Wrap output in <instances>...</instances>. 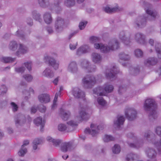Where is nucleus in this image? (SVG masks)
Instances as JSON below:
<instances>
[{
    "label": "nucleus",
    "mask_w": 161,
    "mask_h": 161,
    "mask_svg": "<svg viewBox=\"0 0 161 161\" xmlns=\"http://www.w3.org/2000/svg\"><path fill=\"white\" fill-rule=\"evenodd\" d=\"M77 122H75L72 120H71L67 122V124L70 126H74L77 125Z\"/></svg>",
    "instance_id": "48"
},
{
    "label": "nucleus",
    "mask_w": 161,
    "mask_h": 161,
    "mask_svg": "<svg viewBox=\"0 0 161 161\" xmlns=\"http://www.w3.org/2000/svg\"><path fill=\"white\" fill-rule=\"evenodd\" d=\"M87 116V114L85 112L82 110L80 111L78 114H77L76 119L78 122L85 119Z\"/></svg>",
    "instance_id": "16"
},
{
    "label": "nucleus",
    "mask_w": 161,
    "mask_h": 161,
    "mask_svg": "<svg viewBox=\"0 0 161 161\" xmlns=\"http://www.w3.org/2000/svg\"><path fill=\"white\" fill-rule=\"evenodd\" d=\"M72 93L75 97H83L85 96L84 93L82 92H81L78 88H73L72 91Z\"/></svg>",
    "instance_id": "11"
},
{
    "label": "nucleus",
    "mask_w": 161,
    "mask_h": 161,
    "mask_svg": "<svg viewBox=\"0 0 161 161\" xmlns=\"http://www.w3.org/2000/svg\"><path fill=\"white\" fill-rule=\"evenodd\" d=\"M40 101L42 103H46L49 102L50 98L48 95L47 94H42L38 97Z\"/></svg>",
    "instance_id": "15"
},
{
    "label": "nucleus",
    "mask_w": 161,
    "mask_h": 161,
    "mask_svg": "<svg viewBox=\"0 0 161 161\" xmlns=\"http://www.w3.org/2000/svg\"><path fill=\"white\" fill-rule=\"evenodd\" d=\"M44 60L46 62H48L55 69L58 68L59 64L54 59L50 57L46 56L44 57Z\"/></svg>",
    "instance_id": "8"
},
{
    "label": "nucleus",
    "mask_w": 161,
    "mask_h": 161,
    "mask_svg": "<svg viewBox=\"0 0 161 161\" xmlns=\"http://www.w3.org/2000/svg\"><path fill=\"white\" fill-rule=\"evenodd\" d=\"M87 23L86 21H84L80 22L79 25V27L80 30H82L84 29Z\"/></svg>",
    "instance_id": "36"
},
{
    "label": "nucleus",
    "mask_w": 161,
    "mask_h": 161,
    "mask_svg": "<svg viewBox=\"0 0 161 161\" xmlns=\"http://www.w3.org/2000/svg\"><path fill=\"white\" fill-rule=\"evenodd\" d=\"M23 122L22 117H20L19 118H17L15 119V123L16 124H21Z\"/></svg>",
    "instance_id": "50"
},
{
    "label": "nucleus",
    "mask_w": 161,
    "mask_h": 161,
    "mask_svg": "<svg viewBox=\"0 0 161 161\" xmlns=\"http://www.w3.org/2000/svg\"><path fill=\"white\" fill-rule=\"evenodd\" d=\"M38 1L40 5L42 7L48 2V0H38Z\"/></svg>",
    "instance_id": "47"
},
{
    "label": "nucleus",
    "mask_w": 161,
    "mask_h": 161,
    "mask_svg": "<svg viewBox=\"0 0 161 161\" xmlns=\"http://www.w3.org/2000/svg\"><path fill=\"white\" fill-rule=\"evenodd\" d=\"M135 38L141 43H143L145 39V36L144 35L140 33H138L136 35Z\"/></svg>",
    "instance_id": "25"
},
{
    "label": "nucleus",
    "mask_w": 161,
    "mask_h": 161,
    "mask_svg": "<svg viewBox=\"0 0 161 161\" xmlns=\"http://www.w3.org/2000/svg\"><path fill=\"white\" fill-rule=\"evenodd\" d=\"M135 53L136 56L138 57H141L142 55V52L139 49L136 50L135 52Z\"/></svg>",
    "instance_id": "43"
},
{
    "label": "nucleus",
    "mask_w": 161,
    "mask_h": 161,
    "mask_svg": "<svg viewBox=\"0 0 161 161\" xmlns=\"http://www.w3.org/2000/svg\"><path fill=\"white\" fill-rule=\"evenodd\" d=\"M25 79L27 81H30L32 79V76L30 75H26L24 76Z\"/></svg>",
    "instance_id": "46"
},
{
    "label": "nucleus",
    "mask_w": 161,
    "mask_h": 161,
    "mask_svg": "<svg viewBox=\"0 0 161 161\" xmlns=\"http://www.w3.org/2000/svg\"><path fill=\"white\" fill-rule=\"evenodd\" d=\"M155 47L158 58H161V44L159 43H156Z\"/></svg>",
    "instance_id": "26"
},
{
    "label": "nucleus",
    "mask_w": 161,
    "mask_h": 161,
    "mask_svg": "<svg viewBox=\"0 0 161 161\" xmlns=\"http://www.w3.org/2000/svg\"><path fill=\"white\" fill-rule=\"evenodd\" d=\"M25 70V69L23 67H19L16 68L15 71L18 73H22Z\"/></svg>",
    "instance_id": "42"
},
{
    "label": "nucleus",
    "mask_w": 161,
    "mask_h": 161,
    "mask_svg": "<svg viewBox=\"0 0 161 161\" xmlns=\"http://www.w3.org/2000/svg\"><path fill=\"white\" fill-rule=\"evenodd\" d=\"M76 64L75 62H72L69 64L68 67V70L69 71L74 72L76 70Z\"/></svg>",
    "instance_id": "28"
},
{
    "label": "nucleus",
    "mask_w": 161,
    "mask_h": 161,
    "mask_svg": "<svg viewBox=\"0 0 161 161\" xmlns=\"http://www.w3.org/2000/svg\"><path fill=\"white\" fill-rule=\"evenodd\" d=\"M34 122L37 126H40L41 127H42L44 126V121L42 120V118L40 117L35 119Z\"/></svg>",
    "instance_id": "21"
},
{
    "label": "nucleus",
    "mask_w": 161,
    "mask_h": 161,
    "mask_svg": "<svg viewBox=\"0 0 161 161\" xmlns=\"http://www.w3.org/2000/svg\"><path fill=\"white\" fill-rule=\"evenodd\" d=\"M59 80V77H57V78H55L54 80H53V83L55 85H56L57 84L58 81Z\"/></svg>",
    "instance_id": "54"
},
{
    "label": "nucleus",
    "mask_w": 161,
    "mask_h": 161,
    "mask_svg": "<svg viewBox=\"0 0 161 161\" xmlns=\"http://www.w3.org/2000/svg\"><path fill=\"white\" fill-rule=\"evenodd\" d=\"M130 146L132 147H135V146L133 144H131L130 145Z\"/></svg>",
    "instance_id": "64"
},
{
    "label": "nucleus",
    "mask_w": 161,
    "mask_h": 161,
    "mask_svg": "<svg viewBox=\"0 0 161 161\" xmlns=\"http://www.w3.org/2000/svg\"><path fill=\"white\" fill-rule=\"evenodd\" d=\"M104 141L105 142H108L114 140V138L110 135H105L103 137Z\"/></svg>",
    "instance_id": "34"
},
{
    "label": "nucleus",
    "mask_w": 161,
    "mask_h": 161,
    "mask_svg": "<svg viewBox=\"0 0 161 161\" xmlns=\"http://www.w3.org/2000/svg\"><path fill=\"white\" fill-rule=\"evenodd\" d=\"M36 111V109L35 107H33L31 108V111L32 113H35Z\"/></svg>",
    "instance_id": "58"
},
{
    "label": "nucleus",
    "mask_w": 161,
    "mask_h": 161,
    "mask_svg": "<svg viewBox=\"0 0 161 161\" xmlns=\"http://www.w3.org/2000/svg\"><path fill=\"white\" fill-rule=\"evenodd\" d=\"M106 76L107 77H109L110 78H112L115 76V75L113 74V72H111L110 74H109Z\"/></svg>",
    "instance_id": "56"
},
{
    "label": "nucleus",
    "mask_w": 161,
    "mask_h": 161,
    "mask_svg": "<svg viewBox=\"0 0 161 161\" xmlns=\"http://www.w3.org/2000/svg\"><path fill=\"white\" fill-rule=\"evenodd\" d=\"M65 21L61 17H58L55 22V27L57 32L62 31L65 25Z\"/></svg>",
    "instance_id": "5"
},
{
    "label": "nucleus",
    "mask_w": 161,
    "mask_h": 161,
    "mask_svg": "<svg viewBox=\"0 0 161 161\" xmlns=\"http://www.w3.org/2000/svg\"><path fill=\"white\" fill-rule=\"evenodd\" d=\"M27 51V48L25 46L22 44H20L19 45L18 49L16 53V54L18 56H20L26 53Z\"/></svg>",
    "instance_id": "9"
},
{
    "label": "nucleus",
    "mask_w": 161,
    "mask_h": 161,
    "mask_svg": "<svg viewBox=\"0 0 161 161\" xmlns=\"http://www.w3.org/2000/svg\"><path fill=\"white\" fill-rule=\"evenodd\" d=\"M96 82L95 78L93 76H87L83 79V82L85 86L87 87H90Z\"/></svg>",
    "instance_id": "6"
},
{
    "label": "nucleus",
    "mask_w": 161,
    "mask_h": 161,
    "mask_svg": "<svg viewBox=\"0 0 161 161\" xmlns=\"http://www.w3.org/2000/svg\"><path fill=\"white\" fill-rule=\"evenodd\" d=\"M91 43H94V47L96 49H99L101 51L104 53L108 52L110 50H114L119 47V43L116 39L110 41L108 44V47L102 43H96L98 42L99 39L97 37L92 36L89 39Z\"/></svg>",
    "instance_id": "1"
},
{
    "label": "nucleus",
    "mask_w": 161,
    "mask_h": 161,
    "mask_svg": "<svg viewBox=\"0 0 161 161\" xmlns=\"http://www.w3.org/2000/svg\"><path fill=\"white\" fill-rule=\"evenodd\" d=\"M97 104L99 106H105L106 104V102L102 97H99L97 99Z\"/></svg>",
    "instance_id": "27"
},
{
    "label": "nucleus",
    "mask_w": 161,
    "mask_h": 161,
    "mask_svg": "<svg viewBox=\"0 0 161 161\" xmlns=\"http://www.w3.org/2000/svg\"><path fill=\"white\" fill-rule=\"evenodd\" d=\"M147 14L149 15L148 19L150 20H153L155 18L157 15V13L156 11H153L150 8H147L145 9Z\"/></svg>",
    "instance_id": "12"
},
{
    "label": "nucleus",
    "mask_w": 161,
    "mask_h": 161,
    "mask_svg": "<svg viewBox=\"0 0 161 161\" xmlns=\"http://www.w3.org/2000/svg\"><path fill=\"white\" fill-rule=\"evenodd\" d=\"M103 10L106 12L110 13L118 11L119 8L117 5L114 6L110 5H107L103 7Z\"/></svg>",
    "instance_id": "10"
},
{
    "label": "nucleus",
    "mask_w": 161,
    "mask_h": 161,
    "mask_svg": "<svg viewBox=\"0 0 161 161\" xmlns=\"http://www.w3.org/2000/svg\"><path fill=\"white\" fill-rule=\"evenodd\" d=\"M149 43L151 45V46H153V44L154 43V41L153 40L150 39L149 41Z\"/></svg>",
    "instance_id": "59"
},
{
    "label": "nucleus",
    "mask_w": 161,
    "mask_h": 161,
    "mask_svg": "<svg viewBox=\"0 0 161 161\" xmlns=\"http://www.w3.org/2000/svg\"><path fill=\"white\" fill-rule=\"evenodd\" d=\"M77 43L71 44H70V48L71 50H73L75 49L76 47Z\"/></svg>",
    "instance_id": "52"
},
{
    "label": "nucleus",
    "mask_w": 161,
    "mask_h": 161,
    "mask_svg": "<svg viewBox=\"0 0 161 161\" xmlns=\"http://www.w3.org/2000/svg\"><path fill=\"white\" fill-rule=\"evenodd\" d=\"M63 89V86H61L60 87V91H61Z\"/></svg>",
    "instance_id": "62"
},
{
    "label": "nucleus",
    "mask_w": 161,
    "mask_h": 161,
    "mask_svg": "<svg viewBox=\"0 0 161 161\" xmlns=\"http://www.w3.org/2000/svg\"><path fill=\"white\" fill-rule=\"evenodd\" d=\"M156 106L157 105L154 100L153 99L149 98L145 101L143 108L144 110L148 111L155 109Z\"/></svg>",
    "instance_id": "3"
},
{
    "label": "nucleus",
    "mask_w": 161,
    "mask_h": 161,
    "mask_svg": "<svg viewBox=\"0 0 161 161\" xmlns=\"http://www.w3.org/2000/svg\"><path fill=\"white\" fill-rule=\"evenodd\" d=\"M14 60V58L10 57H3L1 58V61L4 63L12 62Z\"/></svg>",
    "instance_id": "35"
},
{
    "label": "nucleus",
    "mask_w": 161,
    "mask_h": 161,
    "mask_svg": "<svg viewBox=\"0 0 161 161\" xmlns=\"http://www.w3.org/2000/svg\"><path fill=\"white\" fill-rule=\"evenodd\" d=\"M29 143V141L28 140L25 141L23 143V144L22 146L23 147H25L28 145Z\"/></svg>",
    "instance_id": "55"
},
{
    "label": "nucleus",
    "mask_w": 161,
    "mask_h": 161,
    "mask_svg": "<svg viewBox=\"0 0 161 161\" xmlns=\"http://www.w3.org/2000/svg\"><path fill=\"white\" fill-rule=\"evenodd\" d=\"M11 105L13 111H17L18 108L17 105L14 102H12Z\"/></svg>",
    "instance_id": "44"
},
{
    "label": "nucleus",
    "mask_w": 161,
    "mask_h": 161,
    "mask_svg": "<svg viewBox=\"0 0 161 161\" xmlns=\"http://www.w3.org/2000/svg\"><path fill=\"white\" fill-rule=\"evenodd\" d=\"M84 0H77L78 3L82 2ZM75 4L74 0H65L64 4L68 6H70L74 5Z\"/></svg>",
    "instance_id": "22"
},
{
    "label": "nucleus",
    "mask_w": 161,
    "mask_h": 161,
    "mask_svg": "<svg viewBox=\"0 0 161 161\" xmlns=\"http://www.w3.org/2000/svg\"><path fill=\"white\" fill-rule=\"evenodd\" d=\"M45 110H46L45 107H42V109H40V111L42 112H44L45 111Z\"/></svg>",
    "instance_id": "60"
},
{
    "label": "nucleus",
    "mask_w": 161,
    "mask_h": 161,
    "mask_svg": "<svg viewBox=\"0 0 161 161\" xmlns=\"http://www.w3.org/2000/svg\"><path fill=\"white\" fill-rule=\"evenodd\" d=\"M7 161H14L12 159H9Z\"/></svg>",
    "instance_id": "63"
},
{
    "label": "nucleus",
    "mask_w": 161,
    "mask_h": 161,
    "mask_svg": "<svg viewBox=\"0 0 161 161\" xmlns=\"http://www.w3.org/2000/svg\"><path fill=\"white\" fill-rule=\"evenodd\" d=\"M119 38L120 41L126 44H128L129 40L125 37L124 32H121L119 35Z\"/></svg>",
    "instance_id": "24"
},
{
    "label": "nucleus",
    "mask_w": 161,
    "mask_h": 161,
    "mask_svg": "<svg viewBox=\"0 0 161 161\" xmlns=\"http://www.w3.org/2000/svg\"><path fill=\"white\" fill-rule=\"evenodd\" d=\"M156 63V62L155 61L154 59L153 58H149L145 61V64L147 66L154 64Z\"/></svg>",
    "instance_id": "31"
},
{
    "label": "nucleus",
    "mask_w": 161,
    "mask_h": 161,
    "mask_svg": "<svg viewBox=\"0 0 161 161\" xmlns=\"http://www.w3.org/2000/svg\"><path fill=\"white\" fill-rule=\"evenodd\" d=\"M46 140L49 142L52 143L54 145L57 146L61 142V141L58 139H55L50 136H48L46 137Z\"/></svg>",
    "instance_id": "14"
},
{
    "label": "nucleus",
    "mask_w": 161,
    "mask_h": 161,
    "mask_svg": "<svg viewBox=\"0 0 161 161\" xmlns=\"http://www.w3.org/2000/svg\"><path fill=\"white\" fill-rule=\"evenodd\" d=\"M42 75L47 77L52 78L54 75V73L49 68H47L43 72Z\"/></svg>",
    "instance_id": "20"
},
{
    "label": "nucleus",
    "mask_w": 161,
    "mask_h": 161,
    "mask_svg": "<svg viewBox=\"0 0 161 161\" xmlns=\"http://www.w3.org/2000/svg\"><path fill=\"white\" fill-rule=\"evenodd\" d=\"M70 147V145L69 143H64L61 147V150L63 152H66L69 148Z\"/></svg>",
    "instance_id": "32"
},
{
    "label": "nucleus",
    "mask_w": 161,
    "mask_h": 161,
    "mask_svg": "<svg viewBox=\"0 0 161 161\" xmlns=\"http://www.w3.org/2000/svg\"><path fill=\"white\" fill-rule=\"evenodd\" d=\"M25 66L27 68L29 71L31 69V62H27L25 63Z\"/></svg>",
    "instance_id": "51"
},
{
    "label": "nucleus",
    "mask_w": 161,
    "mask_h": 161,
    "mask_svg": "<svg viewBox=\"0 0 161 161\" xmlns=\"http://www.w3.org/2000/svg\"><path fill=\"white\" fill-rule=\"evenodd\" d=\"M41 142L40 140L37 139L35 140L33 142V149L35 150L37 148V145L39 144Z\"/></svg>",
    "instance_id": "37"
},
{
    "label": "nucleus",
    "mask_w": 161,
    "mask_h": 161,
    "mask_svg": "<svg viewBox=\"0 0 161 161\" xmlns=\"http://www.w3.org/2000/svg\"><path fill=\"white\" fill-rule=\"evenodd\" d=\"M68 156L67 155H64L62 156L63 158L64 159H67V158H68Z\"/></svg>",
    "instance_id": "61"
},
{
    "label": "nucleus",
    "mask_w": 161,
    "mask_h": 161,
    "mask_svg": "<svg viewBox=\"0 0 161 161\" xmlns=\"http://www.w3.org/2000/svg\"><path fill=\"white\" fill-rule=\"evenodd\" d=\"M67 128L66 125L64 124H61L58 125V130L60 131H64Z\"/></svg>",
    "instance_id": "38"
},
{
    "label": "nucleus",
    "mask_w": 161,
    "mask_h": 161,
    "mask_svg": "<svg viewBox=\"0 0 161 161\" xmlns=\"http://www.w3.org/2000/svg\"><path fill=\"white\" fill-rule=\"evenodd\" d=\"M18 46H18L15 42L13 41L10 43L9 48L11 50L15 51L18 48Z\"/></svg>",
    "instance_id": "29"
},
{
    "label": "nucleus",
    "mask_w": 161,
    "mask_h": 161,
    "mask_svg": "<svg viewBox=\"0 0 161 161\" xmlns=\"http://www.w3.org/2000/svg\"><path fill=\"white\" fill-rule=\"evenodd\" d=\"M91 130L86 129V132H88L93 136H94L99 130H102L103 128V126L100 125L97 126L96 125L92 124L90 126Z\"/></svg>",
    "instance_id": "4"
},
{
    "label": "nucleus",
    "mask_w": 161,
    "mask_h": 161,
    "mask_svg": "<svg viewBox=\"0 0 161 161\" xmlns=\"http://www.w3.org/2000/svg\"><path fill=\"white\" fill-rule=\"evenodd\" d=\"M60 93L59 92L56 93L54 98V99L53 104L52 106V108H53L55 107V106L56 105V103L57 101V98L60 95Z\"/></svg>",
    "instance_id": "39"
},
{
    "label": "nucleus",
    "mask_w": 161,
    "mask_h": 161,
    "mask_svg": "<svg viewBox=\"0 0 161 161\" xmlns=\"http://www.w3.org/2000/svg\"><path fill=\"white\" fill-rule=\"evenodd\" d=\"M155 152L152 149H150L147 152V153L149 156L151 157L153 156Z\"/></svg>",
    "instance_id": "49"
},
{
    "label": "nucleus",
    "mask_w": 161,
    "mask_h": 161,
    "mask_svg": "<svg viewBox=\"0 0 161 161\" xmlns=\"http://www.w3.org/2000/svg\"><path fill=\"white\" fill-rule=\"evenodd\" d=\"M113 89V87L111 85L107 84L105 86L104 88L101 87H98L93 90L94 94L98 95H105L106 93L111 92Z\"/></svg>",
    "instance_id": "2"
},
{
    "label": "nucleus",
    "mask_w": 161,
    "mask_h": 161,
    "mask_svg": "<svg viewBox=\"0 0 161 161\" xmlns=\"http://www.w3.org/2000/svg\"><path fill=\"white\" fill-rule=\"evenodd\" d=\"M120 58L121 59L125 60L128 59L130 58L128 55H126L124 53L120 54Z\"/></svg>",
    "instance_id": "41"
},
{
    "label": "nucleus",
    "mask_w": 161,
    "mask_h": 161,
    "mask_svg": "<svg viewBox=\"0 0 161 161\" xmlns=\"http://www.w3.org/2000/svg\"><path fill=\"white\" fill-rule=\"evenodd\" d=\"M89 49V47L85 45L80 47L77 50V53L78 55H80L82 53L87 52Z\"/></svg>",
    "instance_id": "17"
},
{
    "label": "nucleus",
    "mask_w": 161,
    "mask_h": 161,
    "mask_svg": "<svg viewBox=\"0 0 161 161\" xmlns=\"http://www.w3.org/2000/svg\"><path fill=\"white\" fill-rule=\"evenodd\" d=\"M27 152L26 148V147H21V148L18 152V154L19 156H24Z\"/></svg>",
    "instance_id": "33"
},
{
    "label": "nucleus",
    "mask_w": 161,
    "mask_h": 161,
    "mask_svg": "<svg viewBox=\"0 0 161 161\" xmlns=\"http://www.w3.org/2000/svg\"><path fill=\"white\" fill-rule=\"evenodd\" d=\"M92 59L94 62L98 63L101 61V57L98 53H93L92 55Z\"/></svg>",
    "instance_id": "18"
},
{
    "label": "nucleus",
    "mask_w": 161,
    "mask_h": 161,
    "mask_svg": "<svg viewBox=\"0 0 161 161\" xmlns=\"http://www.w3.org/2000/svg\"><path fill=\"white\" fill-rule=\"evenodd\" d=\"M136 112L133 108H129L125 111V115L129 120L133 119L136 116Z\"/></svg>",
    "instance_id": "7"
},
{
    "label": "nucleus",
    "mask_w": 161,
    "mask_h": 161,
    "mask_svg": "<svg viewBox=\"0 0 161 161\" xmlns=\"http://www.w3.org/2000/svg\"><path fill=\"white\" fill-rule=\"evenodd\" d=\"M156 132L159 135L161 134V127H158L156 129Z\"/></svg>",
    "instance_id": "53"
},
{
    "label": "nucleus",
    "mask_w": 161,
    "mask_h": 161,
    "mask_svg": "<svg viewBox=\"0 0 161 161\" xmlns=\"http://www.w3.org/2000/svg\"><path fill=\"white\" fill-rule=\"evenodd\" d=\"M135 155L134 154L132 153H130L127 155L126 159L128 161H131V160H133V158L136 157Z\"/></svg>",
    "instance_id": "45"
},
{
    "label": "nucleus",
    "mask_w": 161,
    "mask_h": 161,
    "mask_svg": "<svg viewBox=\"0 0 161 161\" xmlns=\"http://www.w3.org/2000/svg\"><path fill=\"white\" fill-rule=\"evenodd\" d=\"M44 19L45 22L47 24L51 23L52 19L50 14L47 13H45L44 15Z\"/></svg>",
    "instance_id": "23"
},
{
    "label": "nucleus",
    "mask_w": 161,
    "mask_h": 161,
    "mask_svg": "<svg viewBox=\"0 0 161 161\" xmlns=\"http://www.w3.org/2000/svg\"><path fill=\"white\" fill-rule=\"evenodd\" d=\"M33 18L36 20L40 21V15L39 14L37 13L36 12H34L33 13Z\"/></svg>",
    "instance_id": "40"
},
{
    "label": "nucleus",
    "mask_w": 161,
    "mask_h": 161,
    "mask_svg": "<svg viewBox=\"0 0 161 161\" xmlns=\"http://www.w3.org/2000/svg\"><path fill=\"white\" fill-rule=\"evenodd\" d=\"M146 20L145 17L141 16L137 18L136 23L138 26L142 27L145 25Z\"/></svg>",
    "instance_id": "13"
},
{
    "label": "nucleus",
    "mask_w": 161,
    "mask_h": 161,
    "mask_svg": "<svg viewBox=\"0 0 161 161\" xmlns=\"http://www.w3.org/2000/svg\"><path fill=\"white\" fill-rule=\"evenodd\" d=\"M120 150V146L118 144H115L112 148L113 152L115 154L119 153Z\"/></svg>",
    "instance_id": "30"
},
{
    "label": "nucleus",
    "mask_w": 161,
    "mask_h": 161,
    "mask_svg": "<svg viewBox=\"0 0 161 161\" xmlns=\"http://www.w3.org/2000/svg\"><path fill=\"white\" fill-rule=\"evenodd\" d=\"M125 121V118L121 116L118 117L117 119L114 121V123L115 126H119L122 125Z\"/></svg>",
    "instance_id": "19"
},
{
    "label": "nucleus",
    "mask_w": 161,
    "mask_h": 161,
    "mask_svg": "<svg viewBox=\"0 0 161 161\" xmlns=\"http://www.w3.org/2000/svg\"><path fill=\"white\" fill-rule=\"evenodd\" d=\"M154 145L156 146H161V140L158 142H156L154 143Z\"/></svg>",
    "instance_id": "57"
}]
</instances>
